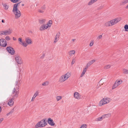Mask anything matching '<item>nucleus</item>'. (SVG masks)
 I'll use <instances>...</instances> for the list:
<instances>
[{"label": "nucleus", "mask_w": 128, "mask_h": 128, "mask_svg": "<svg viewBox=\"0 0 128 128\" xmlns=\"http://www.w3.org/2000/svg\"><path fill=\"white\" fill-rule=\"evenodd\" d=\"M124 28L126 31H128V24H126L124 26Z\"/></svg>", "instance_id": "2f4dec72"}, {"label": "nucleus", "mask_w": 128, "mask_h": 128, "mask_svg": "<svg viewBox=\"0 0 128 128\" xmlns=\"http://www.w3.org/2000/svg\"><path fill=\"white\" fill-rule=\"evenodd\" d=\"M15 60L19 64H21L22 63V60H21L20 57L18 56V55L16 56Z\"/></svg>", "instance_id": "1a4fd4ad"}, {"label": "nucleus", "mask_w": 128, "mask_h": 128, "mask_svg": "<svg viewBox=\"0 0 128 128\" xmlns=\"http://www.w3.org/2000/svg\"><path fill=\"white\" fill-rule=\"evenodd\" d=\"M5 34H5L4 31H2L1 32V33L0 35H5Z\"/></svg>", "instance_id": "09e8293b"}, {"label": "nucleus", "mask_w": 128, "mask_h": 128, "mask_svg": "<svg viewBox=\"0 0 128 128\" xmlns=\"http://www.w3.org/2000/svg\"><path fill=\"white\" fill-rule=\"evenodd\" d=\"M76 40V39H72L71 42V43L72 44H74V42Z\"/></svg>", "instance_id": "37998d69"}, {"label": "nucleus", "mask_w": 128, "mask_h": 128, "mask_svg": "<svg viewBox=\"0 0 128 128\" xmlns=\"http://www.w3.org/2000/svg\"><path fill=\"white\" fill-rule=\"evenodd\" d=\"M2 22H3V23H4V20H2Z\"/></svg>", "instance_id": "0e129e2a"}, {"label": "nucleus", "mask_w": 128, "mask_h": 128, "mask_svg": "<svg viewBox=\"0 0 128 128\" xmlns=\"http://www.w3.org/2000/svg\"><path fill=\"white\" fill-rule=\"evenodd\" d=\"M104 7L103 6H101L98 8V10H101Z\"/></svg>", "instance_id": "864d4df0"}, {"label": "nucleus", "mask_w": 128, "mask_h": 128, "mask_svg": "<svg viewBox=\"0 0 128 128\" xmlns=\"http://www.w3.org/2000/svg\"><path fill=\"white\" fill-rule=\"evenodd\" d=\"M2 111V108H1V107L0 106V113Z\"/></svg>", "instance_id": "e2e57ef3"}, {"label": "nucleus", "mask_w": 128, "mask_h": 128, "mask_svg": "<svg viewBox=\"0 0 128 128\" xmlns=\"http://www.w3.org/2000/svg\"><path fill=\"white\" fill-rule=\"evenodd\" d=\"M58 40V38L55 37L54 40V44L56 43Z\"/></svg>", "instance_id": "ea45409f"}, {"label": "nucleus", "mask_w": 128, "mask_h": 128, "mask_svg": "<svg viewBox=\"0 0 128 128\" xmlns=\"http://www.w3.org/2000/svg\"><path fill=\"white\" fill-rule=\"evenodd\" d=\"M109 115L110 114H105L102 115V116L103 118H106L108 116H109Z\"/></svg>", "instance_id": "72a5a7b5"}, {"label": "nucleus", "mask_w": 128, "mask_h": 128, "mask_svg": "<svg viewBox=\"0 0 128 128\" xmlns=\"http://www.w3.org/2000/svg\"><path fill=\"white\" fill-rule=\"evenodd\" d=\"M94 2L93 0H91L88 3V5H92V4Z\"/></svg>", "instance_id": "c85d7f7f"}, {"label": "nucleus", "mask_w": 128, "mask_h": 128, "mask_svg": "<svg viewBox=\"0 0 128 128\" xmlns=\"http://www.w3.org/2000/svg\"><path fill=\"white\" fill-rule=\"evenodd\" d=\"M110 65H108L104 66V68L107 69L110 68Z\"/></svg>", "instance_id": "473e14b6"}, {"label": "nucleus", "mask_w": 128, "mask_h": 128, "mask_svg": "<svg viewBox=\"0 0 128 128\" xmlns=\"http://www.w3.org/2000/svg\"><path fill=\"white\" fill-rule=\"evenodd\" d=\"M24 4H22V6H24Z\"/></svg>", "instance_id": "338daca9"}, {"label": "nucleus", "mask_w": 128, "mask_h": 128, "mask_svg": "<svg viewBox=\"0 0 128 128\" xmlns=\"http://www.w3.org/2000/svg\"><path fill=\"white\" fill-rule=\"evenodd\" d=\"M38 90H37L36 91V92L34 93V95L33 96L32 98V99L31 100V101L32 102H33L34 99L38 95Z\"/></svg>", "instance_id": "dca6fc26"}, {"label": "nucleus", "mask_w": 128, "mask_h": 128, "mask_svg": "<svg viewBox=\"0 0 128 128\" xmlns=\"http://www.w3.org/2000/svg\"><path fill=\"white\" fill-rule=\"evenodd\" d=\"M22 45L24 46L25 47H26L27 46V45H28L26 43H25V42H22Z\"/></svg>", "instance_id": "79ce46f5"}, {"label": "nucleus", "mask_w": 128, "mask_h": 128, "mask_svg": "<svg viewBox=\"0 0 128 128\" xmlns=\"http://www.w3.org/2000/svg\"><path fill=\"white\" fill-rule=\"evenodd\" d=\"M45 56V54H43L42 56H41V58H43Z\"/></svg>", "instance_id": "4d7b16f0"}, {"label": "nucleus", "mask_w": 128, "mask_h": 128, "mask_svg": "<svg viewBox=\"0 0 128 128\" xmlns=\"http://www.w3.org/2000/svg\"><path fill=\"white\" fill-rule=\"evenodd\" d=\"M20 2L18 3L17 4H14V5L13 6V8H18L17 6H19Z\"/></svg>", "instance_id": "bb28decb"}, {"label": "nucleus", "mask_w": 128, "mask_h": 128, "mask_svg": "<svg viewBox=\"0 0 128 128\" xmlns=\"http://www.w3.org/2000/svg\"><path fill=\"white\" fill-rule=\"evenodd\" d=\"M25 41L28 44H30L32 43V40L29 38L28 37L26 38Z\"/></svg>", "instance_id": "4468645a"}, {"label": "nucleus", "mask_w": 128, "mask_h": 128, "mask_svg": "<svg viewBox=\"0 0 128 128\" xmlns=\"http://www.w3.org/2000/svg\"><path fill=\"white\" fill-rule=\"evenodd\" d=\"M52 23V21L50 20L48 22L47 24H46L47 26H48V27H50L51 26Z\"/></svg>", "instance_id": "412c9836"}, {"label": "nucleus", "mask_w": 128, "mask_h": 128, "mask_svg": "<svg viewBox=\"0 0 128 128\" xmlns=\"http://www.w3.org/2000/svg\"><path fill=\"white\" fill-rule=\"evenodd\" d=\"M6 50L12 55L14 54L15 51L14 49L12 47L8 46L6 48Z\"/></svg>", "instance_id": "423d86ee"}, {"label": "nucleus", "mask_w": 128, "mask_h": 128, "mask_svg": "<svg viewBox=\"0 0 128 128\" xmlns=\"http://www.w3.org/2000/svg\"><path fill=\"white\" fill-rule=\"evenodd\" d=\"M46 21V20L45 19H42L39 20V22L40 24H44L45 22Z\"/></svg>", "instance_id": "aec40b11"}, {"label": "nucleus", "mask_w": 128, "mask_h": 128, "mask_svg": "<svg viewBox=\"0 0 128 128\" xmlns=\"http://www.w3.org/2000/svg\"><path fill=\"white\" fill-rule=\"evenodd\" d=\"M123 73L124 74H128V70L125 68L122 70Z\"/></svg>", "instance_id": "b1692460"}, {"label": "nucleus", "mask_w": 128, "mask_h": 128, "mask_svg": "<svg viewBox=\"0 0 128 128\" xmlns=\"http://www.w3.org/2000/svg\"><path fill=\"white\" fill-rule=\"evenodd\" d=\"M86 125L85 124H83L82 125L80 128H86Z\"/></svg>", "instance_id": "58836bf2"}, {"label": "nucleus", "mask_w": 128, "mask_h": 128, "mask_svg": "<svg viewBox=\"0 0 128 128\" xmlns=\"http://www.w3.org/2000/svg\"><path fill=\"white\" fill-rule=\"evenodd\" d=\"M87 70L86 69V68H84V69L83 71L84 72H86V71Z\"/></svg>", "instance_id": "13d9d810"}, {"label": "nucleus", "mask_w": 128, "mask_h": 128, "mask_svg": "<svg viewBox=\"0 0 128 128\" xmlns=\"http://www.w3.org/2000/svg\"><path fill=\"white\" fill-rule=\"evenodd\" d=\"M38 12L41 13H43L44 12V11L41 9H39L38 10Z\"/></svg>", "instance_id": "de8ad7c7"}, {"label": "nucleus", "mask_w": 128, "mask_h": 128, "mask_svg": "<svg viewBox=\"0 0 128 128\" xmlns=\"http://www.w3.org/2000/svg\"><path fill=\"white\" fill-rule=\"evenodd\" d=\"M7 44V42L6 40L5 42H2L1 44H0V45L3 47H5L6 46Z\"/></svg>", "instance_id": "5701e85b"}, {"label": "nucleus", "mask_w": 128, "mask_h": 128, "mask_svg": "<svg viewBox=\"0 0 128 128\" xmlns=\"http://www.w3.org/2000/svg\"><path fill=\"white\" fill-rule=\"evenodd\" d=\"M122 82V80H116L112 87V89L113 90L116 88L118 86L121 84Z\"/></svg>", "instance_id": "39448f33"}, {"label": "nucleus", "mask_w": 128, "mask_h": 128, "mask_svg": "<svg viewBox=\"0 0 128 128\" xmlns=\"http://www.w3.org/2000/svg\"><path fill=\"white\" fill-rule=\"evenodd\" d=\"M12 30L9 29L8 30H6L4 31L5 35H9L12 32Z\"/></svg>", "instance_id": "f3484780"}, {"label": "nucleus", "mask_w": 128, "mask_h": 128, "mask_svg": "<svg viewBox=\"0 0 128 128\" xmlns=\"http://www.w3.org/2000/svg\"><path fill=\"white\" fill-rule=\"evenodd\" d=\"M88 68V67H87L86 66V67H85V68H86V69L87 70V68Z\"/></svg>", "instance_id": "69168bd1"}, {"label": "nucleus", "mask_w": 128, "mask_h": 128, "mask_svg": "<svg viewBox=\"0 0 128 128\" xmlns=\"http://www.w3.org/2000/svg\"><path fill=\"white\" fill-rule=\"evenodd\" d=\"M125 8L126 9H128V4L126 7Z\"/></svg>", "instance_id": "680f3d73"}, {"label": "nucleus", "mask_w": 128, "mask_h": 128, "mask_svg": "<svg viewBox=\"0 0 128 128\" xmlns=\"http://www.w3.org/2000/svg\"><path fill=\"white\" fill-rule=\"evenodd\" d=\"M56 98L57 101H58L62 99V97L60 96H57L56 97Z\"/></svg>", "instance_id": "a878e982"}, {"label": "nucleus", "mask_w": 128, "mask_h": 128, "mask_svg": "<svg viewBox=\"0 0 128 128\" xmlns=\"http://www.w3.org/2000/svg\"><path fill=\"white\" fill-rule=\"evenodd\" d=\"M46 8L45 6V5H44L41 8V9L42 10H43V11H44L45 10Z\"/></svg>", "instance_id": "a19ab883"}, {"label": "nucleus", "mask_w": 128, "mask_h": 128, "mask_svg": "<svg viewBox=\"0 0 128 128\" xmlns=\"http://www.w3.org/2000/svg\"><path fill=\"white\" fill-rule=\"evenodd\" d=\"M110 100V99L109 98H104L100 101L99 104V105L101 106L106 104H108Z\"/></svg>", "instance_id": "7ed1b4c3"}, {"label": "nucleus", "mask_w": 128, "mask_h": 128, "mask_svg": "<svg viewBox=\"0 0 128 128\" xmlns=\"http://www.w3.org/2000/svg\"><path fill=\"white\" fill-rule=\"evenodd\" d=\"M95 61V60H91L88 63L89 64L90 66L93 64Z\"/></svg>", "instance_id": "cd10ccee"}, {"label": "nucleus", "mask_w": 128, "mask_h": 128, "mask_svg": "<svg viewBox=\"0 0 128 128\" xmlns=\"http://www.w3.org/2000/svg\"><path fill=\"white\" fill-rule=\"evenodd\" d=\"M85 72H84L83 71L81 76H80V77H82L84 76V74H85Z\"/></svg>", "instance_id": "3c124183"}, {"label": "nucleus", "mask_w": 128, "mask_h": 128, "mask_svg": "<svg viewBox=\"0 0 128 128\" xmlns=\"http://www.w3.org/2000/svg\"><path fill=\"white\" fill-rule=\"evenodd\" d=\"M3 118H2L0 119V124L4 120Z\"/></svg>", "instance_id": "6e6d98bb"}, {"label": "nucleus", "mask_w": 128, "mask_h": 128, "mask_svg": "<svg viewBox=\"0 0 128 128\" xmlns=\"http://www.w3.org/2000/svg\"><path fill=\"white\" fill-rule=\"evenodd\" d=\"M120 20L118 18H115L114 19H113L110 21H111V24L112 26L118 23L119 21Z\"/></svg>", "instance_id": "0eeeda50"}, {"label": "nucleus", "mask_w": 128, "mask_h": 128, "mask_svg": "<svg viewBox=\"0 0 128 128\" xmlns=\"http://www.w3.org/2000/svg\"><path fill=\"white\" fill-rule=\"evenodd\" d=\"M3 6L4 7V9L7 10L8 9V6L6 4H4L3 5Z\"/></svg>", "instance_id": "7c9ffc66"}, {"label": "nucleus", "mask_w": 128, "mask_h": 128, "mask_svg": "<svg viewBox=\"0 0 128 128\" xmlns=\"http://www.w3.org/2000/svg\"><path fill=\"white\" fill-rule=\"evenodd\" d=\"M18 87H14V88L12 94H13L12 97L14 98H16L18 96Z\"/></svg>", "instance_id": "20e7f679"}, {"label": "nucleus", "mask_w": 128, "mask_h": 128, "mask_svg": "<svg viewBox=\"0 0 128 128\" xmlns=\"http://www.w3.org/2000/svg\"><path fill=\"white\" fill-rule=\"evenodd\" d=\"M128 2V0H123L121 2L120 4L121 5H123L125 4Z\"/></svg>", "instance_id": "6ab92c4d"}, {"label": "nucleus", "mask_w": 128, "mask_h": 128, "mask_svg": "<svg viewBox=\"0 0 128 128\" xmlns=\"http://www.w3.org/2000/svg\"><path fill=\"white\" fill-rule=\"evenodd\" d=\"M14 8L13 9L12 12L15 15V18H18L21 16V12L18 8Z\"/></svg>", "instance_id": "f03ea898"}, {"label": "nucleus", "mask_w": 128, "mask_h": 128, "mask_svg": "<svg viewBox=\"0 0 128 128\" xmlns=\"http://www.w3.org/2000/svg\"><path fill=\"white\" fill-rule=\"evenodd\" d=\"M75 61V60L74 59H73L71 62V64H73L74 63Z\"/></svg>", "instance_id": "8fccbe9b"}, {"label": "nucleus", "mask_w": 128, "mask_h": 128, "mask_svg": "<svg viewBox=\"0 0 128 128\" xmlns=\"http://www.w3.org/2000/svg\"><path fill=\"white\" fill-rule=\"evenodd\" d=\"M64 75L66 76V78L68 79L70 76L71 74L70 73L68 72L66 74Z\"/></svg>", "instance_id": "393cba45"}, {"label": "nucleus", "mask_w": 128, "mask_h": 128, "mask_svg": "<svg viewBox=\"0 0 128 128\" xmlns=\"http://www.w3.org/2000/svg\"><path fill=\"white\" fill-rule=\"evenodd\" d=\"M48 123L52 126H54L55 124L53 120L50 118H48Z\"/></svg>", "instance_id": "9b49d317"}, {"label": "nucleus", "mask_w": 128, "mask_h": 128, "mask_svg": "<svg viewBox=\"0 0 128 128\" xmlns=\"http://www.w3.org/2000/svg\"><path fill=\"white\" fill-rule=\"evenodd\" d=\"M101 81H102V82H103L102 81V80H100V82Z\"/></svg>", "instance_id": "774afa93"}, {"label": "nucleus", "mask_w": 128, "mask_h": 128, "mask_svg": "<svg viewBox=\"0 0 128 128\" xmlns=\"http://www.w3.org/2000/svg\"><path fill=\"white\" fill-rule=\"evenodd\" d=\"M14 112V108L10 112L6 114V115L8 116L10 114H12Z\"/></svg>", "instance_id": "c9c22d12"}, {"label": "nucleus", "mask_w": 128, "mask_h": 128, "mask_svg": "<svg viewBox=\"0 0 128 128\" xmlns=\"http://www.w3.org/2000/svg\"><path fill=\"white\" fill-rule=\"evenodd\" d=\"M103 118L102 116V117H98V118L96 119V120L97 121L102 120Z\"/></svg>", "instance_id": "c756f323"}, {"label": "nucleus", "mask_w": 128, "mask_h": 128, "mask_svg": "<svg viewBox=\"0 0 128 128\" xmlns=\"http://www.w3.org/2000/svg\"><path fill=\"white\" fill-rule=\"evenodd\" d=\"M13 40H16V38L14 37H13Z\"/></svg>", "instance_id": "bf43d9fd"}, {"label": "nucleus", "mask_w": 128, "mask_h": 128, "mask_svg": "<svg viewBox=\"0 0 128 128\" xmlns=\"http://www.w3.org/2000/svg\"><path fill=\"white\" fill-rule=\"evenodd\" d=\"M18 40L19 42H21L22 43V40L21 38H20L18 39Z\"/></svg>", "instance_id": "5fc2aeb1"}, {"label": "nucleus", "mask_w": 128, "mask_h": 128, "mask_svg": "<svg viewBox=\"0 0 128 128\" xmlns=\"http://www.w3.org/2000/svg\"><path fill=\"white\" fill-rule=\"evenodd\" d=\"M111 21H109L108 22H106L104 24V26L106 27H108L109 26H112V24L111 22Z\"/></svg>", "instance_id": "a211bd4d"}, {"label": "nucleus", "mask_w": 128, "mask_h": 128, "mask_svg": "<svg viewBox=\"0 0 128 128\" xmlns=\"http://www.w3.org/2000/svg\"><path fill=\"white\" fill-rule=\"evenodd\" d=\"M94 42L93 41L90 42V46H92Z\"/></svg>", "instance_id": "603ef678"}, {"label": "nucleus", "mask_w": 128, "mask_h": 128, "mask_svg": "<svg viewBox=\"0 0 128 128\" xmlns=\"http://www.w3.org/2000/svg\"><path fill=\"white\" fill-rule=\"evenodd\" d=\"M74 98L78 100L80 99L81 98V96L80 94L77 92H75L74 94Z\"/></svg>", "instance_id": "9d476101"}, {"label": "nucleus", "mask_w": 128, "mask_h": 128, "mask_svg": "<svg viewBox=\"0 0 128 128\" xmlns=\"http://www.w3.org/2000/svg\"><path fill=\"white\" fill-rule=\"evenodd\" d=\"M19 75L18 77V79L17 80V81H16L15 83V87H16H16H18L19 88V82L20 81V76L21 75L20 74V73H19Z\"/></svg>", "instance_id": "6e6552de"}, {"label": "nucleus", "mask_w": 128, "mask_h": 128, "mask_svg": "<svg viewBox=\"0 0 128 128\" xmlns=\"http://www.w3.org/2000/svg\"><path fill=\"white\" fill-rule=\"evenodd\" d=\"M46 119L42 120L40 122H38L35 125V128H38L39 127H42L45 126L47 124L46 122Z\"/></svg>", "instance_id": "f257e3e1"}, {"label": "nucleus", "mask_w": 128, "mask_h": 128, "mask_svg": "<svg viewBox=\"0 0 128 128\" xmlns=\"http://www.w3.org/2000/svg\"><path fill=\"white\" fill-rule=\"evenodd\" d=\"M67 79L66 76L64 75H62L60 78V81L61 82H64Z\"/></svg>", "instance_id": "2eb2a0df"}, {"label": "nucleus", "mask_w": 128, "mask_h": 128, "mask_svg": "<svg viewBox=\"0 0 128 128\" xmlns=\"http://www.w3.org/2000/svg\"><path fill=\"white\" fill-rule=\"evenodd\" d=\"M76 52L74 50H72L70 51L68 53L69 55L70 56H72V54H74Z\"/></svg>", "instance_id": "4be33fe9"}, {"label": "nucleus", "mask_w": 128, "mask_h": 128, "mask_svg": "<svg viewBox=\"0 0 128 128\" xmlns=\"http://www.w3.org/2000/svg\"><path fill=\"white\" fill-rule=\"evenodd\" d=\"M6 41V40L4 39H2L0 40V44H1L2 42H5Z\"/></svg>", "instance_id": "e433bc0d"}, {"label": "nucleus", "mask_w": 128, "mask_h": 128, "mask_svg": "<svg viewBox=\"0 0 128 128\" xmlns=\"http://www.w3.org/2000/svg\"><path fill=\"white\" fill-rule=\"evenodd\" d=\"M60 32H58L56 34V35L55 36V37H56L58 38L60 37Z\"/></svg>", "instance_id": "f704fd0d"}, {"label": "nucleus", "mask_w": 128, "mask_h": 128, "mask_svg": "<svg viewBox=\"0 0 128 128\" xmlns=\"http://www.w3.org/2000/svg\"><path fill=\"white\" fill-rule=\"evenodd\" d=\"M90 66V65H89V64L88 63V64H87L86 65V66L87 67H88L89 66Z\"/></svg>", "instance_id": "052dcab7"}, {"label": "nucleus", "mask_w": 128, "mask_h": 128, "mask_svg": "<svg viewBox=\"0 0 128 128\" xmlns=\"http://www.w3.org/2000/svg\"><path fill=\"white\" fill-rule=\"evenodd\" d=\"M19 0H10L13 3H16Z\"/></svg>", "instance_id": "49530a36"}, {"label": "nucleus", "mask_w": 128, "mask_h": 128, "mask_svg": "<svg viewBox=\"0 0 128 128\" xmlns=\"http://www.w3.org/2000/svg\"><path fill=\"white\" fill-rule=\"evenodd\" d=\"M102 38V35H100L99 36H98V37L97 38V39L99 40L100 39Z\"/></svg>", "instance_id": "c03bdc74"}, {"label": "nucleus", "mask_w": 128, "mask_h": 128, "mask_svg": "<svg viewBox=\"0 0 128 128\" xmlns=\"http://www.w3.org/2000/svg\"><path fill=\"white\" fill-rule=\"evenodd\" d=\"M15 98L12 97V98L9 100V102H8V104L10 106H12L13 105L14 102L13 100Z\"/></svg>", "instance_id": "ddd939ff"}, {"label": "nucleus", "mask_w": 128, "mask_h": 128, "mask_svg": "<svg viewBox=\"0 0 128 128\" xmlns=\"http://www.w3.org/2000/svg\"><path fill=\"white\" fill-rule=\"evenodd\" d=\"M48 82L47 81H46L43 83L42 84V85L43 86H47L48 85Z\"/></svg>", "instance_id": "4c0bfd02"}, {"label": "nucleus", "mask_w": 128, "mask_h": 128, "mask_svg": "<svg viewBox=\"0 0 128 128\" xmlns=\"http://www.w3.org/2000/svg\"><path fill=\"white\" fill-rule=\"evenodd\" d=\"M5 40H10V38L8 36H7L5 37Z\"/></svg>", "instance_id": "a18cd8bd"}, {"label": "nucleus", "mask_w": 128, "mask_h": 128, "mask_svg": "<svg viewBox=\"0 0 128 128\" xmlns=\"http://www.w3.org/2000/svg\"><path fill=\"white\" fill-rule=\"evenodd\" d=\"M48 28V26H47L46 24H43L40 27L39 30L40 31H42Z\"/></svg>", "instance_id": "f8f14e48"}]
</instances>
